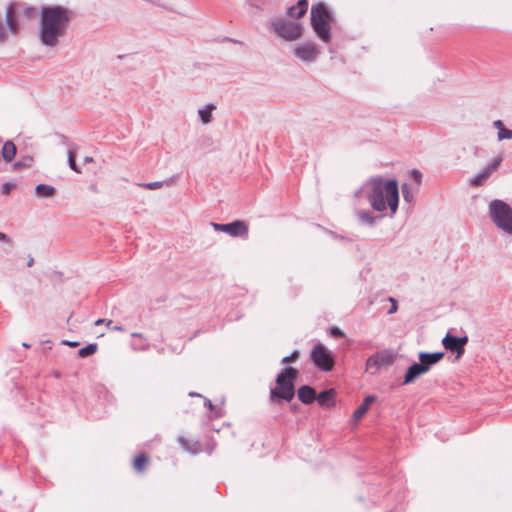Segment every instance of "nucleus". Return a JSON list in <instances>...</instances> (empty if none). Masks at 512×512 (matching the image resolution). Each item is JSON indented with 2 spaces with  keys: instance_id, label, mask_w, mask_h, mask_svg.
Segmentation results:
<instances>
[{
  "instance_id": "1",
  "label": "nucleus",
  "mask_w": 512,
  "mask_h": 512,
  "mask_svg": "<svg viewBox=\"0 0 512 512\" xmlns=\"http://www.w3.org/2000/svg\"><path fill=\"white\" fill-rule=\"evenodd\" d=\"M355 198H365L373 211L383 213L390 210L393 217L399 206V186L396 179H385L381 175L368 178L354 193Z\"/></svg>"
},
{
  "instance_id": "2",
  "label": "nucleus",
  "mask_w": 512,
  "mask_h": 512,
  "mask_svg": "<svg viewBox=\"0 0 512 512\" xmlns=\"http://www.w3.org/2000/svg\"><path fill=\"white\" fill-rule=\"evenodd\" d=\"M75 13L63 5H45L40 8L38 37L41 44L48 48L58 46L65 37Z\"/></svg>"
},
{
  "instance_id": "3",
  "label": "nucleus",
  "mask_w": 512,
  "mask_h": 512,
  "mask_svg": "<svg viewBox=\"0 0 512 512\" xmlns=\"http://www.w3.org/2000/svg\"><path fill=\"white\" fill-rule=\"evenodd\" d=\"M311 27L324 43L331 40V24L335 21L333 12L323 2L313 4L310 11Z\"/></svg>"
},
{
  "instance_id": "4",
  "label": "nucleus",
  "mask_w": 512,
  "mask_h": 512,
  "mask_svg": "<svg viewBox=\"0 0 512 512\" xmlns=\"http://www.w3.org/2000/svg\"><path fill=\"white\" fill-rule=\"evenodd\" d=\"M299 371L292 366L284 367L276 377V387L270 390V399L290 402L295 396V380Z\"/></svg>"
},
{
  "instance_id": "5",
  "label": "nucleus",
  "mask_w": 512,
  "mask_h": 512,
  "mask_svg": "<svg viewBox=\"0 0 512 512\" xmlns=\"http://www.w3.org/2000/svg\"><path fill=\"white\" fill-rule=\"evenodd\" d=\"M270 31L285 41L293 42L300 39L303 35V25L284 18H271L267 22Z\"/></svg>"
},
{
  "instance_id": "6",
  "label": "nucleus",
  "mask_w": 512,
  "mask_h": 512,
  "mask_svg": "<svg viewBox=\"0 0 512 512\" xmlns=\"http://www.w3.org/2000/svg\"><path fill=\"white\" fill-rule=\"evenodd\" d=\"M488 214L499 229L512 235V208L505 201L492 200L488 206Z\"/></svg>"
},
{
  "instance_id": "7",
  "label": "nucleus",
  "mask_w": 512,
  "mask_h": 512,
  "mask_svg": "<svg viewBox=\"0 0 512 512\" xmlns=\"http://www.w3.org/2000/svg\"><path fill=\"white\" fill-rule=\"evenodd\" d=\"M310 358L321 371H331L334 367V358L331 352L322 344L317 343L311 350Z\"/></svg>"
},
{
  "instance_id": "8",
  "label": "nucleus",
  "mask_w": 512,
  "mask_h": 512,
  "mask_svg": "<svg viewBox=\"0 0 512 512\" xmlns=\"http://www.w3.org/2000/svg\"><path fill=\"white\" fill-rule=\"evenodd\" d=\"M394 360L395 356L389 350L376 352L366 360V371L375 375L382 367L392 365Z\"/></svg>"
},
{
  "instance_id": "9",
  "label": "nucleus",
  "mask_w": 512,
  "mask_h": 512,
  "mask_svg": "<svg viewBox=\"0 0 512 512\" xmlns=\"http://www.w3.org/2000/svg\"><path fill=\"white\" fill-rule=\"evenodd\" d=\"M211 226L214 228V230L225 232L232 237H248V225L242 220H235L226 224L211 222Z\"/></svg>"
},
{
  "instance_id": "10",
  "label": "nucleus",
  "mask_w": 512,
  "mask_h": 512,
  "mask_svg": "<svg viewBox=\"0 0 512 512\" xmlns=\"http://www.w3.org/2000/svg\"><path fill=\"white\" fill-rule=\"evenodd\" d=\"M293 53L301 61L312 63L318 58L320 50L314 42L309 41L295 46Z\"/></svg>"
},
{
  "instance_id": "11",
  "label": "nucleus",
  "mask_w": 512,
  "mask_h": 512,
  "mask_svg": "<svg viewBox=\"0 0 512 512\" xmlns=\"http://www.w3.org/2000/svg\"><path fill=\"white\" fill-rule=\"evenodd\" d=\"M468 342V337H457L451 335L450 332H448L445 337L442 339V344L444 348L448 351L455 352L457 354L456 358H460L465 351V345Z\"/></svg>"
},
{
  "instance_id": "12",
  "label": "nucleus",
  "mask_w": 512,
  "mask_h": 512,
  "mask_svg": "<svg viewBox=\"0 0 512 512\" xmlns=\"http://www.w3.org/2000/svg\"><path fill=\"white\" fill-rule=\"evenodd\" d=\"M501 162V157L495 158L481 172L477 173L473 178L470 179V184L475 187L483 185L484 182L491 176V174L498 169Z\"/></svg>"
},
{
  "instance_id": "13",
  "label": "nucleus",
  "mask_w": 512,
  "mask_h": 512,
  "mask_svg": "<svg viewBox=\"0 0 512 512\" xmlns=\"http://www.w3.org/2000/svg\"><path fill=\"white\" fill-rule=\"evenodd\" d=\"M354 213L357 217L358 222L361 225H365L368 227H374L378 221L383 219V215H375L374 211L371 209H359L356 208Z\"/></svg>"
},
{
  "instance_id": "14",
  "label": "nucleus",
  "mask_w": 512,
  "mask_h": 512,
  "mask_svg": "<svg viewBox=\"0 0 512 512\" xmlns=\"http://www.w3.org/2000/svg\"><path fill=\"white\" fill-rule=\"evenodd\" d=\"M444 355H445L444 352H433V353L420 352L418 355V358H419V363H420L423 371L425 373L430 371V369L435 364H437L438 362H440L443 359Z\"/></svg>"
},
{
  "instance_id": "15",
  "label": "nucleus",
  "mask_w": 512,
  "mask_h": 512,
  "mask_svg": "<svg viewBox=\"0 0 512 512\" xmlns=\"http://www.w3.org/2000/svg\"><path fill=\"white\" fill-rule=\"evenodd\" d=\"M5 21L9 32L13 35H17L20 32V24L16 11V4L11 3L7 6L5 12Z\"/></svg>"
},
{
  "instance_id": "16",
  "label": "nucleus",
  "mask_w": 512,
  "mask_h": 512,
  "mask_svg": "<svg viewBox=\"0 0 512 512\" xmlns=\"http://www.w3.org/2000/svg\"><path fill=\"white\" fill-rule=\"evenodd\" d=\"M308 10V0H298L295 5L287 9V15L292 19L302 18Z\"/></svg>"
},
{
  "instance_id": "17",
  "label": "nucleus",
  "mask_w": 512,
  "mask_h": 512,
  "mask_svg": "<svg viewBox=\"0 0 512 512\" xmlns=\"http://www.w3.org/2000/svg\"><path fill=\"white\" fill-rule=\"evenodd\" d=\"M376 401L374 395H368L364 398L360 406L354 411L352 420L357 423L368 411L370 405Z\"/></svg>"
},
{
  "instance_id": "18",
  "label": "nucleus",
  "mask_w": 512,
  "mask_h": 512,
  "mask_svg": "<svg viewBox=\"0 0 512 512\" xmlns=\"http://www.w3.org/2000/svg\"><path fill=\"white\" fill-rule=\"evenodd\" d=\"M425 374L423 371L420 363H413L411 366L408 367L404 378H403V384L407 385L412 383L414 380H416L419 376Z\"/></svg>"
},
{
  "instance_id": "19",
  "label": "nucleus",
  "mask_w": 512,
  "mask_h": 512,
  "mask_svg": "<svg viewBox=\"0 0 512 512\" xmlns=\"http://www.w3.org/2000/svg\"><path fill=\"white\" fill-rule=\"evenodd\" d=\"M298 398L303 404H311L316 399V391L309 385L301 386L298 391Z\"/></svg>"
},
{
  "instance_id": "20",
  "label": "nucleus",
  "mask_w": 512,
  "mask_h": 512,
  "mask_svg": "<svg viewBox=\"0 0 512 512\" xmlns=\"http://www.w3.org/2000/svg\"><path fill=\"white\" fill-rule=\"evenodd\" d=\"M335 392L333 389H328L320 392L316 399L320 406L330 408L334 405Z\"/></svg>"
},
{
  "instance_id": "21",
  "label": "nucleus",
  "mask_w": 512,
  "mask_h": 512,
  "mask_svg": "<svg viewBox=\"0 0 512 512\" xmlns=\"http://www.w3.org/2000/svg\"><path fill=\"white\" fill-rule=\"evenodd\" d=\"M17 148L12 141H6L2 147V158L5 162L10 163L15 158Z\"/></svg>"
},
{
  "instance_id": "22",
  "label": "nucleus",
  "mask_w": 512,
  "mask_h": 512,
  "mask_svg": "<svg viewBox=\"0 0 512 512\" xmlns=\"http://www.w3.org/2000/svg\"><path fill=\"white\" fill-rule=\"evenodd\" d=\"M178 442L184 450L190 453L197 454L200 451L198 442H190V440L184 436H179Z\"/></svg>"
},
{
  "instance_id": "23",
  "label": "nucleus",
  "mask_w": 512,
  "mask_h": 512,
  "mask_svg": "<svg viewBox=\"0 0 512 512\" xmlns=\"http://www.w3.org/2000/svg\"><path fill=\"white\" fill-rule=\"evenodd\" d=\"M55 188L48 184H38L35 187V193L40 198H48L55 194Z\"/></svg>"
},
{
  "instance_id": "24",
  "label": "nucleus",
  "mask_w": 512,
  "mask_h": 512,
  "mask_svg": "<svg viewBox=\"0 0 512 512\" xmlns=\"http://www.w3.org/2000/svg\"><path fill=\"white\" fill-rule=\"evenodd\" d=\"M214 104H208L205 107L198 110V115L204 124H208L212 121V111L215 109Z\"/></svg>"
},
{
  "instance_id": "25",
  "label": "nucleus",
  "mask_w": 512,
  "mask_h": 512,
  "mask_svg": "<svg viewBox=\"0 0 512 512\" xmlns=\"http://www.w3.org/2000/svg\"><path fill=\"white\" fill-rule=\"evenodd\" d=\"M149 463V458L145 453L139 454L133 462V467L137 473H142Z\"/></svg>"
},
{
  "instance_id": "26",
  "label": "nucleus",
  "mask_w": 512,
  "mask_h": 512,
  "mask_svg": "<svg viewBox=\"0 0 512 512\" xmlns=\"http://www.w3.org/2000/svg\"><path fill=\"white\" fill-rule=\"evenodd\" d=\"M164 184L172 185L173 184V179H170V180H167V181H155V182H148V183H138L137 185L139 187H142V188H145V189L157 190V189L162 188L164 186Z\"/></svg>"
},
{
  "instance_id": "27",
  "label": "nucleus",
  "mask_w": 512,
  "mask_h": 512,
  "mask_svg": "<svg viewBox=\"0 0 512 512\" xmlns=\"http://www.w3.org/2000/svg\"><path fill=\"white\" fill-rule=\"evenodd\" d=\"M68 164L71 170L76 173H80V169L76 164V149L74 147H70L68 149Z\"/></svg>"
},
{
  "instance_id": "28",
  "label": "nucleus",
  "mask_w": 512,
  "mask_h": 512,
  "mask_svg": "<svg viewBox=\"0 0 512 512\" xmlns=\"http://www.w3.org/2000/svg\"><path fill=\"white\" fill-rule=\"evenodd\" d=\"M97 349H98V345L96 343H91V344H88L87 346L79 349L78 355L81 358H85V357H88V356L96 353Z\"/></svg>"
},
{
  "instance_id": "29",
  "label": "nucleus",
  "mask_w": 512,
  "mask_h": 512,
  "mask_svg": "<svg viewBox=\"0 0 512 512\" xmlns=\"http://www.w3.org/2000/svg\"><path fill=\"white\" fill-rule=\"evenodd\" d=\"M299 355H300L299 351L294 350L290 355L283 357L281 360V363L287 364V363L295 362L299 358Z\"/></svg>"
},
{
  "instance_id": "30",
  "label": "nucleus",
  "mask_w": 512,
  "mask_h": 512,
  "mask_svg": "<svg viewBox=\"0 0 512 512\" xmlns=\"http://www.w3.org/2000/svg\"><path fill=\"white\" fill-rule=\"evenodd\" d=\"M498 140L502 141L505 139H511L512 138V130L505 128H501L498 132Z\"/></svg>"
},
{
  "instance_id": "31",
  "label": "nucleus",
  "mask_w": 512,
  "mask_h": 512,
  "mask_svg": "<svg viewBox=\"0 0 512 512\" xmlns=\"http://www.w3.org/2000/svg\"><path fill=\"white\" fill-rule=\"evenodd\" d=\"M33 161V158L28 156V157H25L23 158L22 160L16 162L14 164V168L15 169H19V168H22V167H30L31 163Z\"/></svg>"
},
{
  "instance_id": "32",
  "label": "nucleus",
  "mask_w": 512,
  "mask_h": 512,
  "mask_svg": "<svg viewBox=\"0 0 512 512\" xmlns=\"http://www.w3.org/2000/svg\"><path fill=\"white\" fill-rule=\"evenodd\" d=\"M402 195H403V199L406 202H411L412 201L413 195H412V193L410 191V187H409V185L407 183L402 185Z\"/></svg>"
},
{
  "instance_id": "33",
  "label": "nucleus",
  "mask_w": 512,
  "mask_h": 512,
  "mask_svg": "<svg viewBox=\"0 0 512 512\" xmlns=\"http://www.w3.org/2000/svg\"><path fill=\"white\" fill-rule=\"evenodd\" d=\"M22 13L26 18L32 19L36 16L37 10L34 6H27L23 9Z\"/></svg>"
},
{
  "instance_id": "34",
  "label": "nucleus",
  "mask_w": 512,
  "mask_h": 512,
  "mask_svg": "<svg viewBox=\"0 0 512 512\" xmlns=\"http://www.w3.org/2000/svg\"><path fill=\"white\" fill-rule=\"evenodd\" d=\"M15 188V184L12 183V182H5L3 185H2V194L4 195H8L12 189Z\"/></svg>"
},
{
  "instance_id": "35",
  "label": "nucleus",
  "mask_w": 512,
  "mask_h": 512,
  "mask_svg": "<svg viewBox=\"0 0 512 512\" xmlns=\"http://www.w3.org/2000/svg\"><path fill=\"white\" fill-rule=\"evenodd\" d=\"M411 175H412L413 179L416 181L417 184L421 183L422 174H421V172L419 170L413 169L412 172H411Z\"/></svg>"
},
{
  "instance_id": "36",
  "label": "nucleus",
  "mask_w": 512,
  "mask_h": 512,
  "mask_svg": "<svg viewBox=\"0 0 512 512\" xmlns=\"http://www.w3.org/2000/svg\"><path fill=\"white\" fill-rule=\"evenodd\" d=\"M389 301L391 302V307H390V309L388 310L387 313L388 314H393V313H395L397 311L398 304H397V301L394 298H392V297H389Z\"/></svg>"
},
{
  "instance_id": "37",
  "label": "nucleus",
  "mask_w": 512,
  "mask_h": 512,
  "mask_svg": "<svg viewBox=\"0 0 512 512\" xmlns=\"http://www.w3.org/2000/svg\"><path fill=\"white\" fill-rule=\"evenodd\" d=\"M112 320H106V319H98L96 322H95V325L98 326V325H106L108 328L111 327L112 325Z\"/></svg>"
},
{
  "instance_id": "38",
  "label": "nucleus",
  "mask_w": 512,
  "mask_h": 512,
  "mask_svg": "<svg viewBox=\"0 0 512 512\" xmlns=\"http://www.w3.org/2000/svg\"><path fill=\"white\" fill-rule=\"evenodd\" d=\"M331 335L333 336H336V337H342L344 335V333L342 332L341 329H339L338 327H333L331 330Z\"/></svg>"
},
{
  "instance_id": "39",
  "label": "nucleus",
  "mask_w": 512,
  "mask_h": 512,
  "mask_svg": "<svg viewBox=\"0 0 512 512\" xmlns=\"http://www.w3.org/2000/svg\"><path fill=\"white\" fill-rule=\"evenodd\" d=\"M0 241L12 244V239L10 237H8L5 233L1 232V231H0Z\"/></svg>"
},
{
  "instance_id": "40",
  "label": "nucleus",
  "mask_w": 512,
  "mask_h": 512,
  "mask_svg": "<svg viewBox=\"0 0 512 512\" xmlns=\"http://www.w3.org/2000/svg\"><path fill=\"white\" fill-rule=\"evenodd\" d=\"M493 125L498 130V132L500 131L501 128H505V126L501 120H495L493 122Z\"/></svg>"
},
{
  "instance_id": "41",
  "label": "nucleus",
  "mask_w": 512,
  "mask_h": 512,
  "mask_svg": "<svg viewBox=\"0 0 512 512\" xmlns=\"http://www.w3.org/2000/svg\"><path fill=\"white\" fill-rule=\"evenodd\" d=\"M63 343L68 345V346H70V347H76V346L79 345V343L76 342V341H64Z\"/></svg>"
},
{
  "instance_id": "42",
  "label": "nucleus",
  "mask_w": 512,
  "mask_h": 512,
  "mask_svg": "<svg viewBox=\"0 0 512 512\" xmlns=\"http://www.w3.org/2000/svg\"><path fill=\"white\" fill-rule=\"evenodd\" d=\"M110 329L114 331H124V328L122 326H111Z\"/></svg>"
},
{
  "instance_id": "43",
  "label": "nucleus",
  "mask_w": 512,
  "mask_h": 512,
  "mask_svg": "<svg viewBox=\"0 0 512 512\" xmlns=\"http://www.w3.org/2000/svg\"><path fill=\"white\" fill-rule=\"evenodd\" d=\"M205 406H207L209 409L213 408V404L209 399H205Z\"/></svg>"
},
{
  "instance_id": "44",
  "label": "nucleus",
  "mask_w": 512,
  "mask_h": 512,
  "mask_svg": "<svg viewBox=\"0 0 512 512\" xmlns=\"http://www.w3.org/2000/svg\"><path fill=\"white\" fill-rule=\"evenodd\" d=\"M84 162H85V163H91V162H93V158H92V157H90V156H86V157L84 158Z\"/></svg>"
},
{
  "instance_id": "45",
  "label": "nucleus",
  "mask_w": 512,
  "mask_h": 512,
  "mask_svg": "<svg viewBox=\"0 0 512 512\" xmlns=\"http://www.w3.org/2000/svg\"><path fill=\"white\" fill-rule=\"evenodd\" d=\"M132 337H138V338H143V335L141 333H138V332H133L131 334Z\"/></svg>"
},
{
  "instance_id": "46",
  "label": "nucleus",
  "mask_w": 512,
  "mask_h": 512,
  "mask_svg": "<svg viewBox=\"0 0 512 512\" xmlns=\"http://www.w3.org/2000/svg\"><path fill=\"white\" fill-rule=\"evenodd\" d=\"M34 264V259L31 257L29 260H28V267H31L32 265Z\"/></svg>"
},
{
  "instance_id": "47",
  "label": "nucleus",
  "mask_w": 512,
  "mask_h": 512,
  "mask_svg": "<svg viewBox=\"0 0 512 512\" xmlns=\"http://www.w3.org/2000/svg\"><path fill=\"white\" fill-rule=\"evenodd\" d=\"M189 396H192V397H193V396H199V397H201V395H200V394H198V393H194V392L189 393Z\"/></svg>"
},
{
  "instance_id": "48",
  "label": "nucleus",
  "mask_w": 512,
  "mask_h": 512,
  "mask_svg": "<svg viewBox=\"0 0 512 512\" xmlns=\"http://www.w3.org/2000/svg\"><path fill=\"white\" fill-rule=\"evenodd\" d=\"M148 347H149V345L147 344V345L143 346L141 349H143V350H147V349H148Z\"/></svg>"
},
{
  "instance_id": "49",
  "label": "nucleus",
  "mask_w": 512,
  "mask_h": 512,
  "mask_svg": "<svg viewBox=\"0 0 512 512\" xmlns=\"http://www.w3.org/2000/svg\"><path fill=\"white\" fill-rule=\"evenodd\" d=\"M23 347H25V348H29L30 346H29V344H27V343H23Z\"/></svg>"
}]
</instances>
